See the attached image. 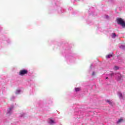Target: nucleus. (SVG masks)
Returning a JSON list of instances; mask_svg holds the SVG:
<instances>
[{
  "instance_id": "1",
  "label": "nucleus",
  "mask_w": 125,
  "mask_h": 125,
  "mask_svg": "<svg viewBox=\"0 0 125 125\" xmlns=\"http://www.w3.org/2000/svg\"><path fill=\"white\" fill-rule=\"evenodd\" d=\"M116 22L119 25H121L123 28H125V22L124 19L122 18H117L116 19Z\"/></svg>"
},
{
  "instance_id": "2",
  "label": "nucleus",
  "mask_w": 125,
  "mask_h": 125,
  "mask_svg": "<svg viewBox=\"0 0 125 125\" xmlns=\"http://www.w3.org/2000/svg\"><path fill=\"white\" fill-rule=\"evenodd\" d=\"M27 74H28V70L27 69H22L19 72L20 76H24V75H27Z\"/></svg>"
},
{
  "instance_id": "3",
  "label": "nucleus",
  "mask_w": 125,
  "mask_h": 125,
  "mask_svg": "<svg viewBox=\"0 0 125 125\" xmlns=\"http://www.w3.org/2000/svg\"><path fill=\"white\" fill-rule=\"evenodd\" d=\"M48 123L49 125H54V124H55V122L51 118L48 119Z\"/></svg>"
},
{
  "instance_id": "4",
  "label": "nucleus",
  "mask_w": 125,
  "mask_h": 125,
  "mask_svg": "<svg viewBox=\"0 0 125 125\" xmlns=\"http://www.w3.org/2000/svg\"><path fill=\"white\" fill-rule=\"evenodd\" d=\"M111 57H113V55L112 54H109V55H108L106 56V58H111Z\"/></svg>"
},
{
  "instance_id": "5",
  "label": "nucleus",
  "mask_w": 125,
  "mask_h": 125,
  "mask_svg": "<svg viewBox=\"0 0 125 125\" xmlns=\"http://www.w3.org/2000/svg\"><path fill=\"white\" fill-rule=\"evenodd\" d=\"M75 90L76 92L80 91V90H81V88L80 87L75 88Z\"/></svg>"
},
{
  "instance_id": "6",
  "label": "nucleus",
  "mask_w": 125,
  "mask_h": 125,
  "mask_svg": "<svg viewBox=\"0 0 125 125\" xmlns=\"http://www.w3.org/2000/svg\"><path fill=\"white\" fill-rule=\"evenodd\" d=\"M106 102H107V103H109V104L110 105H111V104H112V102L110 101V100H105Z\"/></svg>"
},
{
  "instance_id": "7",
  "label": "nucleus",
  "mask_w": 125,
  "mask_h": 125,
  "mask_svg": "<svg viewBox=\"0 0 125 125\" xmlns=\"http://www.w3.org/2000/svg\"><path fill=\"white\" fill-rule=\"evenodd\" d=\"M123 122V119H120L117 122V124H120V123H122Z\"/></svg>"
},
{
  "instance_id": "8",
  "label": "nucleus",
  "mask_w": 125,
  "mask_h": 125,
  "mask_svg": "<svg viewBox=\"0 0 125 125\" xmlns=\"http://www.w3.org/2000/svg\"><path fill=\"white\" fill-rule=\"evenodd\" d=\"M116 33H112V38H116Z\"/></svg>"
},
{
  "instance_id": "9",
  "label": "nucleus",
  "mask_w": 125,
  "mask_h": 125,
  "mask_svg": "<svg viewBox=\"0 0 125 125\" xmlns=\"http://www.w3.org/2000/svg\"><path fill=\"white\" fill-rule=\"evenodd\" d=\"M20 93V90H17L16 94H19Z\"/></svg>"
},
{
  "instance_id": "10",
  "label": "nucleus",
  "mask_w": 125,
  "mask_h": 125,
  "mask_svg": "<svg viewBox=\"0 0 125 125\" xmlns=\"http://www.w3.org/2000/svg\"><path fill=\"white\" fill-rule=\"evenodd\" d=\"M114 69L115 70H119V67H118L117 66H115Z\"/></svg>"
},
{
  "instance_id": "11",
  "label": "nucleus",
  "mask_w": 125,
  "mask_h": 125,
  "mask_svg": "<svg viewBox=\"0 0 125 125\" xmlns=\"http://www.w3.org/2000/svg\"><path fill=\"white\" fill-rule=\"evenodd\" d=\"M120 97H123V94L121 93H120Z\"/></svg>"
},
{
  "instance_id": "12",
  "label": "nucleus",
  "mask_w": 125,
  "mask_h": 125,
  "mask_svg": "<svg viewBox=\"0 0 125 125\" xmlns=\"http://www.w3.org/2000/svg\"><path fill=\"white\" fill-rule=\"evenodd\" d=\"M92 75V76H94V72H93Z\"/></svg>"
},
{
  "instance_id": "13",
  "label": "nucleus",
  "mask_w": 125,
  "mask_h": 125,
  "mask_svg": "<svg viewBox=\"0 0 125 125\" xmlns=\"http://www.w3.org/2000/svg\"><path fill=\"white\" fill-rule=\"evenodd\" d=\"M114 75V73L111 74V76H113Z\"/></svg>"
},
{
  "instance_id": "14",
  "label": "nucleus",
  "mask_w": 125,
  "mask_h": 125,
  "mask_svg": "<svg viewBox=\"0 0 125 125\" xmlns=\"http://www.w3.org/2000/svg\"><path fill=\"white\" fill-rule=\"evenodd\" d=\"M106 79H108V77H106Z\"/></svg>"
},
{
  "instance_id": "15",
  "label": "nucleus",
  "mask_w": 125,
  "mask_h": 125,
  "mask_svg": "<svg viewBox=\"0 0 125 125\" xmlns=\"http://www.w3.org/2000/svg\"><path fill=\"white\" fill-rule=\"evenodd\" d=\"M9 110H10H10H11V108H9Z\"/></svg>"
},
{
  "instance_id": "16",
  "label": "nucleus",
  "mask_w": 125,
  "mask_h": 125,
  "mask_svg": "<svg viewBox=\"0 0 125 125\" xmlns=\"http://www.w3.org/2000/svg\"><path fill=\"white\" fill-rule=\"evenodd\" d=\"M107 17H109V16H107Z\"/></svg>"
}]
</instances>
